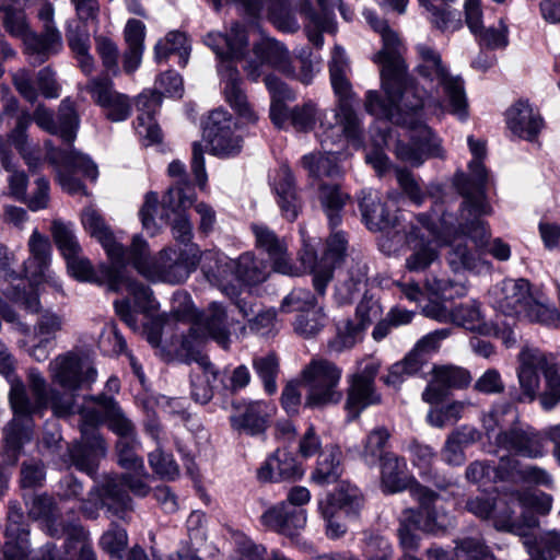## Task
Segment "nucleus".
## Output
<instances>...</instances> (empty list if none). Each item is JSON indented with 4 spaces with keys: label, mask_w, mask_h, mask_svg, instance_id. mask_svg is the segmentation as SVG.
<instances>
[{
    "label": "nucleus",
    "mask_w": 560,
    "mask_h": 560,
    "mask_svg": "<svg viewBox=\"0 0 560 560\" xmlns=\"http://www.w3.org/2000/svg\"><path fill=\"white\" fill-rule=\"evenodd\" d=\"M363 14L382 38V49L374 55L373 60L381 66L382 86L386 94V100H383L376 91H369L366 112L377 118L408 127L409 142L397 140L395 144V154L400 161L419 166L428 158L442 156L439 140L418 117V112L424 106V93L407 75L401 58V40L387 22L378 19L374 12L366 10Z\"/></svg>",
    "instance_id": "f257e3e1"
},
{
    "label": "nucleus",
    "mask_w": 560,
    "mask_h": 560,
    "mask_svg": "<svg viewBox=\"0 0 560 560\" xmlns=\"http://www.w3.org/2000/svg\"><path fill=\"white\" fill-rule=\"evenodd\" d=\"M93 405H84L79 411L81 441L69 448L71 464L79 470L92 476L98 460L106 454L104 440L96 431L103 421L108 422L109 429L118 440L136 438L133 423L124 415L116 400L106 395L90 397Z\"/></svg>",
    "instance_id": "f03ea898"
},
{
    "label": "nucleus",
    "mask_w": 560,
    "mask_h": 560,
    "mask_svg": "<svg viewBox=\"0 0 560 560\" xmlns=\"http://www.w3.org/2000/svg\"><path fill=\"white\" fill-rule=\"evenodd\" d=\"M205 43L221 60L218 71L226 102L245 122L255 124L258 120V115L241 89L242 80L234 65V60L242 58L247 47L245 27L240 23H234L229 35L209 33Z\"/></svg>",
    "instance_id": "7ed1b4c3"
},
{
    "label": "nucleus",
    "mask_w": 560,
    "mask_h": 560,
    "mask_svg": "<svg viewBox=\"0 0 560 560\" xmlns=\"http://www.w3.org/2000/svg\"><path fill=\"white\" fill-rule=\"evenodd\" d=\"M128 250L133 268L153 282L183 283L201 260L199 248L194 244L186 247H166L152 258L148 243L139 235L133 236Z\"/></svg>",
    "instance_id": "20e7f679"
},
{
    "label": "nucleus",
    "mask_w": 560,
    "mask_h": 560,
    "mask_svg": "<svg viewBox=\"0 0 560 560\" xmlns=\"http://www.w3.org/2000/svg\"><path fill=\"white\" fill-rule=\"evenodd\" d=\"M490 296L494 310L504 316L560 327L558 308L548 304L539 291H534L526 279H505L491 289Z\"/></svg>",
    "instance_id": "39448f33"
},
{
    "label": "nucleus",
    "mask_w": 560,
    "mask_h": 560,
    "mask_svg": "<svg viewBox=\"0 0 560 560\" xmlns=\"http://www.w3.org/2000/svg\"><path fill=\"white\" fill-rule=\"evenodd\" d=\"M487 213H463V206L459 209V218L456 226H445L438 235L441 245L447 246L445 260L455 273L480 272L486 262L477 250L469 247L466 238L469 237L477 247H483L490 238V230L481 220Z\"/></svg>",
    "instance_id": "423d86ee"
},
{
    "label": "nucleus",
    "mask_w": 560,
    "mask_h": 560,
    "mask_svg": "<svg viewBox=\"0 0 560 560\" xmlns=\"http://www.w3.org/2000/svg\"><path fill=\"white\" fill-rule=\"evenodd\" d=\"M419 63L417 71L423 79L435 83L436 89L442 92L450 105V112L458 119L464 120L468 116V104L465 94L464 83L460 77L448 73L443 66L440 54L427 44L417 45ZM439 93V90H436Z\"/></svg>",
    "instance_id": "0eeeda50"
},
{
    "label": "nucleus",
    "mask_w": 560,
    "mask_h": 560,
    "mask_svg": "<svg viewBox=\"0 0 560 560\" xmlns=\"http://www.w3.org/2000/svg\"><path fill=\"white\" fill-rule=\"evenodd\" d=\"M341 375L342 370L332 361L322 357L312 358L300 374V382L306 389L304 406L315 409L340 402Z\"/></svg>",
    "instance_id": "6e6552de"
},
{
    "label": "nucleus",
    "mask_w": 560,
    "mask_h": 560,
    "mask_svg": "<svg viewBox=\"0 0 560 560\" xmlns=\"http://www.w3.org/2000/svg\"><path fill=\"white\" fill-rule=\"evenodd\" d=\"M265 85L271 95L270 119L279 128L287 124L296 131L307 132L312 130L320 115L314 103L307 102L289 108L285 101L294 100L293 92L279 78L273 74H265Z\"/></svg>",
    "instance_id": "1a4fd4ad"
},
{
    "label": "nucleus",
    "mask_w": 560,
    "mask_h": 560,
    "mask_svg": "<svg viewBox=\"0 0 560 560\" xmlns=\"http://www.w3.org/2000/svg\"><path fill=\"white\" fill-rule=\"evenodd\" d=\"M467 141L472 154V160L468 164L469 175L459 173L455 177V185L464 197L463 213H490L491 207L485 195L488 173L482 164V159L486 156V143L475 140L472 136L468 137Z\"/></svg>",
    "instance_id": "9d476101"
},
{
    "label": "nucleus",
    "mask_w": 560,
    "mask_h": 560,
    "mask_svg": "<svg viewBox=\"0 0 560 560\" xmlns=\"http://www.w3.org/2000/svg\"><path fill=\"white\" fill-rule=\"evenodd\" d=\"M330 75L332 89L338 96L339 105L338 109L334 114L336 125L326 124L320 121V127L324 128V136L320 138V142L324 145L328 140L335 142V138L345 136L348 141L357 148L362 145V129L360 120L354 113L351 105V85L347 78L348 73Z\"/></svg>",
    "instance_id": "9b49d317"
},
{
    "label": "nucleus",
    "mask_w": 560,
    "mask_h": 560,
    "mask_svg": "<svg viewBox=\"0 0 560 560\" xmlns=\"http://www.w3.org/2000/svg\"><path fill=\"white\" fill-rule=\"evenodd\" d=\"M510 503L512 515L498 514L495 528L514 533L525 539L530 538L528 530L537 526L536 516L526 509L532 508L540 514H546L551 510L552 498L544 492L516 491L510 495Z\"/></svg>",
    "instance_id": "f8f14e48"
},
{
    "label": "nucleus",
    "mask_w": 560,
    "mask_h": 560,
    "mask_svg": "<svg viewBox=\"0 0 560 560\" xmlns=\"http://www.w3.org/2000/svg\"><path fill=\"white\" fill-rule=\"evenodd\" d=\"M207 338H212L221 347L228 348L230 330L228 313L222 303L211 302L208 307L194 322L186 335L183 336L178 350H185V343L202 351Z\"/></svg>",
    "instance_id": "ddd939ff"
},
{
    "label": "nucleus",
    "mask_w": 560,
    "mask_h": 560,
    "mask_svg": "<svg viewBox=\"0 0 560 560\" xmlns=\"http://www.w3.org/2000/svg\"><path fill=\"white\" fill-rule=\"evenodd\" d=\"M557 424L548 425L542 431L533 427H512L500 431L494 438V445L514 456L538 459L546 456L547 440L551 442L549 430Z\"/></svg>",
    "instance_id": "4468645a"
},
{
    "label": "nucleus",
    "mask_w": 560,
    "mask_h": 560,
    "mask_svg": "<svg viewBox=\"0 0 560 560\" xmlns=\"http://www.w3.org/2000/svg\"><path fill=\"white\" fill-rule=\"evenodd\" d=\"M136 476L125 474L122 476H109L103 483V504L107 506L110 516L128 521L131 511L130 490L136 495L144 497L149 492V486L142 479L147 476L145 469L135 472Z\"/></svg>",
    "instance_id": "2eb2a0df"
},
{
    "label": "nucleus",
    "mask_w": 560,
    "mask_h": 560,
    "mask_svg": "<svg viewBox=\"0 0 560 560\" xmlns=\"http://www.w3.org/2000/svg\"><path fill=\"white\" fill-rule=\"evenodd\" d=\"M28 530L24 523V514L18 502L9 503L8 524L5 527L4 560H27ZM31 560H62L55 547L46 546L34 555Z\"/></svg>",
    "instance_id": "dca6fc26"
},
{
    "label": "nucleus",
    "mask_w": 560,
    "mask_h": 560,
    "mask_svg": "<svg viewBox=\"0 0 560 560\" xmlns=\"http://www.w3.org/2000/svg\"><path fill=\"white\" fill-rule=\"evenodd\" d=\"M301 262L313 273V284L318 295H324L326 288L332 279L334 266L339 262L347 250L348 240L341 231L331 233L327 240V247L323 261L317 264L316 254L308 245H304Z\"/></svg>",
    "instance_id": "f3484780"
},
{
    "label": "nucleus",
    "mask_w": 560,
    "mask_h": 560,
    "mask_svg": "<svg viewBox=\"0 0 560 560\" xmlns=\"http://www.w3.org/2000/svg\"><path fill=\"white\" fill-rule=\"evenodd\" d=\"M203 136L211 147V152L220 158L238 154L243 138L237 132V125L231 114L224 109L210 113L203 128Z\"/></svg>",
    "instance_id": "a211bd4d"
},
{
    "label": "nucleus",
    "mask_w": 560,
    "mask_h": 560,
    "mask_svg": "<svg viewBox=\"0 0 560 560\" xmlns=\"http://www.w3.org/2000/svg\"><path fill=\"white\" fill-rule=\"evenodd\" d=\"M48 158L57 167V179L60 186L69 194L84 191L82 183L73 177L74 172H81L92 180L97 177L96 165L86 155L73 148L54 149L48 153Z\"/></svg>",
    "instance_id": "6ab92c4d"
},
{
    "label": "nucleus",
    "mask_w": 560,
    "mask_h": 560,
    "mask_svg": "<svg viewBox=\"0 0 560 560\" xmlns=\"http://www.w3.org/2000/svg\"><path fill=\"white\" fill-rule=\"evenodd\" d=\"M411 498L418 503L419 524L422 533L440 536L456 525L455 517L443 508L435 505L440 494L429 487L416 483L410 489Z\"/></svg>",
    "instance_id": "aec40b11"
},
{
    "label": "nucleus",
    "mask_w": 560,
    "mask_h": 560,
    "mask_svg": "<svg viewBox=\"0 0 560 560\" xmlns=\"http://www.w3.org/2000/svg\"><path fill=\"white\" fill-rule=\"evenodd\" d=\"M271 67L285 75H294V67L287 48L279 42L267 38L257 43L244 66L247 78L257 81L265 74V68Z\"/></svg>",
    "instance_id": "412c9836"
},
{
    "label": "nucleus",
    "mask_w": 560,
    "mask_h": 560,
    "mask_svg": "<svg viewBox=\"0 0 560 560\" xmlns=\"http://www.w3.org/2000/svg\"><path fill=\"white\" fill-rule=\"evenodd\" d=\"M84 90L108 120L120 122L130 116L131 103L128 95L115 90L109 78L93 77L86 82Z\"/></svg>",
    "instance_id": "4be33fe9"
},
{
    "label": "nucleus",
    "mask_w": 560,
    "mask_h": 560,
    "mask_svg": "<svg viewBox=\"0 0 560 560\" xmlns=\"http://www.w3.org/2000/svg\"><path fill=\"white\" fill-rule=\"evenodd\" d=\"M128 264H130L129 252L125 255L124 262L103 265L101 267L102 281L106 282L108 291H127L133 296L135 303L140 310L148 311L154 308L155 301L152 290L127 275L126 266Z\"/></svg>",
    "instance_id": "5701e85b"
},
{
    "label": "nucleus",
    "mask_w": 560,
    "mask_h": 560,
    "mask_svg": "<svg viewBox=\"0 0 560 560\" xmlns=\"http://www.w3.org/2000/svg\"><path fill=\"white\" fill-rule=\"evenodd\" d=\"M49 369L52 381L69 390L88 387L97 376L93 366L72 353L58 355L50 362Z\"/></svg>",
    "instance_id": "b1692460"
},
{
    "label": "nucleus",
    "mask_w": 560,
    "mask_h": 560,
    "mask_svg": "<svg viewBox=\"0 0 560 560\" xmlns=\"http://www.w3.org/2000/svg\"><path fill=\"white\" fill-rule=\"evenodd\" d=\"M30 257L24 262V271L30 281L34 284L49 283L57 291L61 284L51 272L50 258L51 246L49 240L34 230L28 241Z\"/></svg>",
    "instance_id": "393cba45"
},
{
    "label": "nucleus",
    "mask_w": 560,
    "mask_h": 560,
    "mask_svg": "<svg viewBox=\"0 0 560 560\" xmlns=\"http://www.w3.org/2000/svg\"><path fill=\"white\" fill-rule=\"evenodd\" d=\"M186 363H196L197 369L191 372V397L196 402L207 404L213 397L212 382L218 380L219 372L201 350L185 343V350H178Z\"/></svg>",
    "instance_id": "a878e982"
},
{
    "label": "nucleus",
    "mask_w": 560,
    "mask_h": 560,
    "mask_svg": "<svg viewBox=\"0 0 560 560\" xmlns=\"http://www.w3.org/2000/svg\"><path fill=\"white\" fill-rule=\"evenodd\" d=\"M33 119L38 127L51 135H58L68 148H72L79 128V117L70 100L66 98L60 103L57 121L52 112L43 105L36 107Z\"/></svg>",
    "instance_id": "bb28decb"
},
{
    "label": "nucleus",
    "mask_w": 560,
    "mask_h": 560,
    "mask_svg": "<svg viewBox=\"0 0 560 560\" xmlns=\"http://www.w3.org/2000/svg\"><path fill=\"white\" fill-rule=\"evenodd\" d=\"M233 407L234 412L230 416L232 428L253 436L266 431L275 411V407L265 400L237 402Z\"/></svg>",
    "instance_id": "cd10ccee"
},
{
    "label": "nucleus",
    "mask_w": 560,
    "mask_h": 560,
    "mask_svg": "<svg viewBox=\"0 0 560 560\" xmlns=\"http://www.w3.org/2000/svg\"><path fill=\"white\" fill-rule=\"evenodd\" d=\"M202 271L209 283L217 287L226 296L232 300L238 296L235 259L221 253H206Z\"/></svg>",
    "instance_id": "c85d7f7f"
},
{
    "label": "nucleus",
    "mask_w": 560,
    "mask_h": 560,
    "mask_svg": "<svg viewBox=\"0 0 560 560\" xmlns=\"http://www.w3.org/2000/svg\"><path fill=\"white\" fill-rule=\"evenodd\" d=\"M471 382L470 373L460 366L440 365L432 369V380L422 393L423 401L438 404L452 388H464Z\"/></svg>",
    "instance_id": "c756f323"
},
{
    "label": "nucleus",
    "mask_w": 560,
    "mask_h": 560,
    "mask_svg": "<svg viewBox=\"0 0 560 560\" xmlns=\"http://www.w3.org/2000/svg\"><path fill=\"white\" fill-rule=\"evenodd\" d=\"M81 221L85 231L101 243L109 259V264L124 262L128 249L113 234L96 209L92 207L85 208L81 214Z\"/></svg>",
    "instance_id": "7c9ffc66"
},
{
    "label": "nucleus",
    "mask_w": 560,
    "mask_h": 560,
    "mask_svg": "<svg viewBox=\"0 0 560 560\" xmlns=\"http://www.w3.org/2000/svg\"><path fill=\"white\" fill-rule=\"evenodd\" d=\"M547 354L537 348H525L520 353V368L517 371L521 386L520 401H533L539 389V372L544 373Z\"/></svg>",
    "instance_id": "2f4dec72"
},
{
    "label": "nucleus",
    "mask_w": 560,
    "mask_h": 560,
    "mask_svg": "<svg viewBox=\"0 0 560 560\" xmlns=\"http://www.w3.org/2000/svg\"><path fill=\"white\" fill-rule=\"evenodd\" d=\"M161 103V93L156 91H143L136 98V107L139 114L135 128L145 145L159 143L162 139L161 129L154 120V115L159 110Z\"/></svg>",
    "instance_id": "473e14b6"
},
{
    "label": "nucleus",
    "mask_w": 560,
    "mask_h": 560,
    "mask_svg": "<svg viewBox=\"0 0 560 560\" xmlns=\"http://www.w3.org/2000/svg\"><path fill=\"white\" fill-rule=\"evenodd\" d=\"M261 523L271 530L293 537L304 528L306 513L303 509L292 508L285 502H281L261 515Z\"/></svg>",
    "instance_id": "72a5a7b5"
},
{
    "label": "nucleus",
    "mask_w": 560,
    "mask_h": 560,
    "mask_svg": "<svg viewBox=\"0 0 560 560\" xmlns=\"http://www.w3.org/2000/svg\"><path fill=\"white\" fill-rule=\"evenodd\" d=\"M419 483L409 472L407 463L395 453L387 452L381 462V489L386 494H394L411 489Z\"/></svg>",
    "instance_id": "f704fd0d"
},
{
    "label": "nucleus",
    "mask_w": 560,
    "mask_h": 560,
    "mask_svg": "<svg viewBox=\"0 0 560 560\" xmlns=\"http://www.w3.org/2000/svg\"><path fill=\"white\" fill-rule=\"evenodd\" d=\"M256 247L266 252L272 260V268L282 275H293L294 267L287 254V246L276 233L262 224H252Z\"/></svg>",
    "instance_id": "c9c22d12"
},
{
    "label": "nucleus",
    "mask_w": 560,
    "mask_h": 560,
    "mask_svg": "<svg viewBox=\"0 0 560 560\" xmlns=\"http://www.w3.org/2000/svg\"><path fill=\"white\" fill-rule=\"evenodd\" d=\"M506 125L514 136L533 142L542 129L544 120L527 102L521 101L506 110Z\"/></svg>",
    "instance_id": "e433bc0d"
},
{
    "label": "nucleus",
    "mask_w": 560,
    "mask_h": 560,
    "mask_svg": "<svg viewBox=\"0 0 560 560\" xmlns=\"http://www.w3.org/2000/svg\"><path fill=\"white\" fill-rule=\"evenodd\" d=\"M303 476L302 467L295 457L284 448L276 450L257 470L261 481H291Z\"/></svg>",
    "instance_id": "4c0bfd02"
},
{
    "label": "nucleus",
    "mask_w": 560,
    "mask_h": 560,
    "mask_svg": "<svg viewBox=\"0 0 560 560\" xmlns=\"http://www.w3.org/2000/svg\"><path fill=\"white\" fill-rule=\"evenodd\" d=\"M406 242L411 253L405 259V268L410 272H424L440 258L438 248L431 241L424 240L420 228L411 226L406 232Z\"/></svg>",
    "instance_id": "58836bf2"
},
{
    "label": "nucleus",
    "mask_w": 560,
    "mask_h": 560,
    "mask_svg": "<svg viewBox=\"0 0 560 560\" xmlns=\"http://www.w3.org/2000/svg\"><path fill=\"white\" fill-rule=\"evenodd\" d=\"M167 173L175 179V183L163 197L162 208L176 212L179 209L191 207L196 196L194 188L188 183L185 164L175 160L170 163Z\"/></svg>",
    "instance_id": "ea45409f"
},
{
    "label": "nucleus",
    "mask_w": 560,
    "mask_h": 560,
    "mask_svg": "<svg viewBox=\"0 0 560 560\" xmlns=\"http://www.w3.org/2000/svg\"><path fill=\"white\" fill-rule=\"evenodd\" d=\"M16 420H12L4 431V452L0 455V495L8 489L10 479L9 468L14 466L19 460L20 451L26 441L32 438L30 427H24L16 431Z\"/></svg>",
    "instance_id": "a19ab883"
},
{
    "label": "nucleus",
    "mask_w": 560,
    "mask_h": 560,
    "mask_svg": "<svg viewBox=\"0 0 560 560\" xmlns=\"http://www.w3.org/2000/svg\"><path fill=\"white\" fill-rule=\"evenodd\" d=\"M30 517L42 521L47 532L52 537H61L73 523H63L59 515L54 499L47 494H36L31 500H25Z\"/></svg>",
    "instance_id": "79ce46f5"
},
{
    "label": "nucleus",
    "mask_w": 560,
    "mask_h": 560,
    "mask_svg": "<svg viewBox=\"0 0 560 560\" xmlns=\"http://www.w3.org/2000/svg\"><path fill=\"white\" fill-rule=\"evenodd\" d=\"M22 39L25 52L33 66L44 63L51 55H56L62 49V36L59 30L49 32L43 30L40 35L30 32Z\"/></svg>",
    "instance_id": "37998d69"
},
{
    "label": "nucleus",
    "mask_w": 560,
    "mask_h": 560,
    "mask_svg": "<svg viewBox=\"0 0 560 560\" xmlns=\"http://www.w3.org/2000/svg\"><path fill=\"white\" fill-rule=\"evenodd\" d=\"M0 373L11 383L10 404L14 412L13 420H27L31 412V402L26 396L25 388L22 383L15 382L13 378V359L8 349L0 342Z\"/></svg>",
    "instance_id": "c03bdc74"
},
{
    "label": "nucleus",
    "mask_w": 560,
    "mask_h": 560,
    "mask_svg": "<svg viewBox=\"0 0 560 560\" xmlns=\"http://www.w3.org/2000/svg\"><path fill=\"white\" fill-rule=\"evenodd\" d=\"M360 198L362 220L371 231H386L394 226L395 217L390 214L386 205L382 202L378 194L373 190H363Z\"/></svg>",
    "instance_id": "a18cd8bd"
},
{
    "label": "nucleus",
    "mask_w": 560,
    "mask_h": 560,
    "mask_svg": "<svg viewBox=\"0 0 560 560\" xmlns=\"http://www.w3.org/2000/svg\"><path fill=\"white\" fill-rule=\"evenodd\" d=\"M302 165L307 171L311 186H318L319 183H328L326 179L341 177L342 172L337 163L335 152L310 153L302 158Z\"/></svg>",
    "instance_id": "49530a36"
},
{
    "label": "nucleus",
    "mask_w": 560,
    "mask_h": 560,
    "mask_svg": "<svg viewBox=\"0 0 560 560\" xmlns=\"http://www.w3.org/2000/svg\"><path fill=\"white\" fill-rule=\"evenodd\" d=\"M497 475L501 480L520 477L524 481L550 488L552 486V477L550 474L538 466L521 467L520 462L515 457L501 456Z\"/></svg>",
    "instance_id": "de8ad7c7"
},
{
    "label": "nucleus",
    "mask_w": 560,
    "mask_h": 560,
    "mask_svg": "<svg viewBox=\"0 0 560 560\" xmlns=\"http://www.w3.org/2000/svg\"><path fill=\"white\" fill-rule=\"evenodd\" d=\"M275 191L283 217L289 221H294L300 213L302 203L298 197L294 177L289 167L282 166L279 170L275 182Z\"/></svg>",
    "instance_id": "09e8293b"
},
{
    "label": "nucleus",
    "mask_w": 560,
    "mask_h": 560,
    "mask_svg": "<svg viewBox=\"0 0 560 560\" xmlns=\"http://www.w3.org/2000/svg\"><path fill=\"white\" fill-rule=\"evenodd\" d=\"M368 282V266L359 260L353 261L342 280L338 282L335 291V299L338 304L350 303L361 293Z\"/></svg>",
    "instance_id": "8fccbe9b"
},
{
    "label": "nucleus",
    "mask_w": 560,
    "mask_h": 560,
    "mask_svg": "<svg viewBox=\"0 0 560 560\" xmlns=\"http://www.w3.org/2000/svg\"><path fill=\"white\" fill-rule=\"evenodd\" d=\"M381 400L374 384L350 378L346 409L351 419L358 418L368 407L381 404Z\"/></svg>",
    "instance_id": "3c124183"
},
{
    "label": "nucleus",
    "mask_w": 560,
    "mask_h": 560,
    "mask_svg": "<svg viewBox=\"0 0 560 560\" xmlns=\"http://www.w3.org/2000/svg\"><path fill=\"white\" fill-rule=\"evenodd\" d=\"M341 457L342 453L338 446H326L319 453L316 468L312 472V480L320 486L336 482L342 474Z\"/></svg>",
    "instance_id": "603ef678"
},
{
    "label": "nucleus",
    "mask_w": 560,
    "mask_h": 560,
    "mask_svg": "<svg viewBox=\"0 0 560 560\" xmlns=\"http://www.w3.org/2000/svg\"><path fill=\"white\" fill-rule=\"evenodd\" d=\"M317 188V198L324 209L331 228L340 223V211L349 199L348 194L343 192L336 183H319Z\"/></svg>",
    "instance_id": "864d4df0"
},
{
    "label": "nucleus",
    "mask_w": 560,
    "mask_h": 560,
    "mask_svg": "<svg viewBox=\"0 0 560 560\" xmlns=\"http://www.w3.org/2000/svg\"><path fill=\"white\" fill-rule=\"evenodd\" d=\"M324 503L330 506V510L338 509L355 516L363 506V495L358 487L341 481Z\"/></svg>",
    "instance_id": "5fc2aeb1"
},
{
    "label": "nucleus",
    "mask_w": 560,
    "mask_h": 560,
    "mask_svg": "<svg viewBox=\"0 0 560 560\" xmlns=\"http://www.w3.org/2000/svg\"><path fill=\"white\" fill-rule=\"evenodd\" d=\"M68 45L83 73L90 75L95 69V60L90 52V34L86 30L68 28L66 33Z\"/></svg>",
    "instance_id": "6e6d98bb"
},
{
    "label": "nucleus",
    "mask_w": 560,
    "mask_h": 560,
    "mask_svg": "<svg viewBox=\"0 0 560 560\" xmlns=\"http://www.w3.org/2000/svg\"><path fill=\"white\" fill-rule=\"evenodd\" d=\"M365 330L364 324L354 318L340 320L336 325V336L328 342V347L338 353L349 350L363 339Z\"/></svg>",
    "instance_id": "4d7b16f0"
},
{
    "label": "nucleus",
    "mask_w": 560,
    "mask_h": 560,
    "mask_svg": "<svg viewBox=\"0 0 560 560\" xmlns=\"http://www.w3.org/2000/svg\"><path fill=\"white\" fill-rule=\"evenodd\" d=\"M419 513L413 508L405 509L398 517L397 536L400 547L407 551H416L420 547L421 535Z\"/></svg>",
    "instance_id": "13d9d810"
},
{
    "label": "nucleus",
    "mask_w": 560,
    "mask_h": 560,
    "mask_svg": "<svg viewBox=\"0 0 560 560\" xmlns=\"http://www.w3.org/2000/svg\"><path fill=\"white\" fill-rule=\"evenodd\" d=\"M173 54L178 55L182 67L187 65L190 47L187 44L186 35L178 31L167 33L154 46V59L159 63L165 61Z\"/></svg>",
    "instance_id": "bf43d9fd"
},
{
    "label": "nucleus",
    "mask_w": 560,
    "mask_h": 560,
    "mask_svg": "<svg viewBox=\"0 0 560 560\" xmlns=\"http://www.w3.org/2000/svg\"><path fill=\"white\" fill-rule=\"evenodd\" d=\"M301 13L308 20V24L305 26L307 37L310 42L316 46L322 47L324 44L323 32L335 33L336 23L334 16L318 15L314 12L310 0H305L301 3Z\"/></svg>",
    "instance_id": "052dcab7"
},
{
    "label": "nucleus",
    "mask_w": 560,
    "mask_h": 560,
    "mask_svg": "<svg viewBox=\"0 0 560 560\" xmlns=\"http://www.w3.org/2000/svg\"><path fill=\"white\" fill-rule=\"evenodd\" d=\"M237 281L245 284H258L268 277L267 265L257 259L253 252L243 253L235 259Z\"/></svg>",
    "instance_id": "680f3d73"
},
{
    "label": "nucleus",
    "mask_w": 560,
    "mask_h": 560,
    "mask_svg": "<svg viewBox=\"0 0 560 560\" xmlns=\"http://www.w3.org/2000/svg\"><path fill=\"white\" fill-rule=\"evenodd\" d=\"M389 436L388 430L384 427L375 428L366 435L360 457L368 466L373 467L382 462Z\"/></svg>",
    "instance_id": "e2e57ef3"
},
{
    "label": "nucleus",
    "mask_w": 560,
    "mask_h": 560,
    "mask_svg": "<svg viewBox=\"0 0 560 560\" xmlns=\"http://www.w3.org/2000/svg\"><path fill=\"white\" fill-rule=\"evenodd\" d=\"M453 324L479 334L488 331L480 311V304L476 301L456 306L453 310Z\"/></svg>",
    "instance_id": "0e129e2a"
},
{
    "label": "nucleus",
    "mask_w": 560,
    "mask_h": 560,
    "mask_svg": "<svg viewBox=\"0 0 560 560\" xmlns=\"http://www.w3.org/2000/svg\"><path fill=\"white\" fill-rule=\"evenodd\" d=\"M253 368L262 382L267 394L272 395L277 392V376L279 373V359L275 353H267L254 358Z\"/></svg>",
    "instance_id": "69168bd1"
},
{
    "label": "nucleus",
    "mask_w": 560,
    "mask_h": 560,
    "mask_svg": "<svg viewBox=\"0 0 560 560\" xmlns=\"http://www.w3.org/2000/svg\"><path fill=\"white\" fill-rule=\"evenodd\" d=\"M325 325L326 314L323 307L298 314L293 323L294 331L306 339L318 335Z\"/></svg>",
    "instance_id": "338daca9"
},
{
    "label": "nucleus",
    "mask_w": 560,
    "mask_h": 560,
    "mask_svg": "<svg viewBox=\"0 0 560 560\" xmlns=\"http://www.w3.org/2000/svg\"><path fill=\"white\" fill-rule=\"evenodd\" d=\"M455 560H492L488 547L481 539L467 537L458 540L455 546Z\"/></svg>",
    "instance_id": "774afa93"
}]
</instances>
